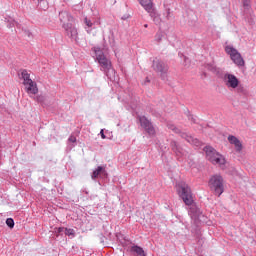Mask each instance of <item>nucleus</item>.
Wrapping results in <instances>:
<instances>
[{
  "instance_id": "cd10ccee",
  "label": "nucleus",
  "mask_w": 256,
  "mask_h": 256,
  "mask_svg": "<svg viewBox=\"0 0 256 256\" xmlns=\"http://www.w3.org/2000/svg\"><path fill=\"white\" fill-rule=\"evenodd\" d=\"M206 69H208V71H213V72L217 70L213 64H207Z\"/></svg>"
},
{
  "instance_id": "6ab92c4d",
  "label": "nucleus",
  "mask_w": 256,
  "mask_h": 256,
  "mask_svg": "<svg viewBox=\"0 0 256 256\" xmlns=\"http://www.w3.org/2000/svg\"><path fill=\"white\" fill-rule=\"evenodd\" d=\"M131 251H132V253H136V255H139V256H147L145 254V250H143V248H141L139 246H132Z\"/></svg>"
},
{
  "instance_id": "a878e982",
  "label": "nucleus",
  "mask_w": 256,
  "mask_h": 256,
  "mask_svg": "<svg viewBox=\"0 0 256 256\" xmlns=\"http://www.w3.org/2000/svg\"><path fill=\"white\" fill-rule=\"evenodd\" d=\"M6 225L10 228L13 229L15 227V221L13 218H8L6 219Z\"/></svg>"
},
{
  "instance_id": "f3484780",
  "label": "nucleus",
  "mask_w": 256,
  "mask_h": 256,
  "mask_svg": "<svg viewBox=\"0 0 256 256\" xmlns=\"http://www.w3.org/2000/svg\"><path fill=\"white\" fill-rule=\"evenodd\" d=\"M192 217L197 221H201V217H203V212L199 208H192L191 209Z\"/></svg>"
},
{
  "instance_id": "aec40b11",
  "label": "nucleus",
  "mask_w": 256,
  "mask_h": 256,
  "mask_svg": "<svg viewBox=\"0 0 256 256\" xmlns=\"http://www.w3.org/2000/svg\"><path fill=\"white\" fill-rule=\"evenodd\" d=\"M22 79H23V85H25L26 83H29L30 81H33L31 79V75L29 74V72H27V70H23L21 73Z\"/></svg>"
},
{
  "instance_id": "bb28decb",
  "label": "nucleus",
  "mask_w": 256,
  "mask_h": 256,
  "mask_svg": "<svg viewBox=\"0 0 256 256\" xmlns=\"http://www.w3.org/2000/svg\"><path fill=\"white\" fill-rule=\"evenodd\" d=\"M163 39V32H158L155 36V41H157L158 43H160V41H162Z\"/></svg>"
},
{
  "instance_id": "7c9ffc66",
  "label": "nucleus",
  "mask_w": 256,
  "mask_h": 256,
  "mask_svg": "<svg viewBox=\"0 0 256 256\" xmlns=\"http://www.w3.org/2000/svg\"><path fill=\"white\" fill-rule=\"evenodd\" d=\"M58 233H65V228L63 227L58 228Z\"/></svg>"
},
{
  "instance_id": "7ed1b4c3",
  "label": "nucleus",
  "mask_w": 256,
  "mask_h": 256,
  "mask_svg": "<svg viewBox=\"0 0 256 256\" xmlns=\"http://www.w3.org/2000/svg\"><path fill=\"white\" fill-rule=\"evenodd\" d=\"M179 197L184 201L185 205H193V193L191 188L185 182L178 183Z\"/></svg>"
},
{
  "instance_id": "2f4dec72",
  "label": "nucleus",
  "mask_w": 256,
  "mask_h": 256,
  "mask_svg": "<svg viewBox=\"0 0 256 256\" xmlns=\"http://www.w3.org/2000/svg\"><path fill=\"white\" fill-rule=\"evenodd\" d=\"M100 135L102 137V139H106L105 133H103V130L100 131Z\"/></svg>"
},
{
  "instance_id": "f8f14e48",
  "label": "nucleus",
  "mask_w": 256,
  "mask_h": 256,
  "mask_svg": "<svg viewBox=\"0 0 256 256\" xmlns=\"http://www.w3.org/2000/svg\"><path fill=\"white\" fill-rule=\"evenodd\" d=\"M228 141L231 145H234L237 153H241V151H243V144L237 137L230 135L228 136Z\"/></svg>"
},
{
  "instance_id": "9d476101",
  "label": "nucleus",
  "mask_w": 256,
  "mask_h": 256,
  "mask_svg": "<svg viewBox=\"0 0 256 256\" xmlns=\"http://www.w3.org/2000/svg\"><path fill=\"white\" fill-rule=\"evenodd\" d=\"M59 20L62 23V27L65 29V25H73V16L67 11H61L59 13Z\"/></svg>"
},
{
  "instance_id": "4468645a",
  "label": "nucleus",
  "mask_w": 256,
  "mask_h": 256,
  "mask_svg": "<svg viewBox=\"0 0 256 256\" xmlns=\"http://www.w3.org/2000/svg\"><path fill=\"white\" fill-rule=\"evenodd\" d=\"M170 148L172 149L173 153L177 155V157H183V148L179 146V143L175 140L170 142Z\"/></svg>"
},
{
  "instance_id": "f704fd0d",
  "label": "nucleus",
  "mask_w": 256,
  "mask_h": 256,
  "mask_svg": "<svg viewBox=\"0 0 256 256\" xmlns=\"http://www.w3.org/2000/svg\"><path fill=\"white\" fill-rule=\"evenodd\" d=\"M100 237L103 238V234H101Z\"/></svg>"
},
{
  "instance_id": "a211bd4d",
  "label": "nucleus",
  "mask_w": 256,
  "mask_h": 256,
  "mask_svg": "<svg viewBox=\"0 0 256 256\" xmlns=\"http://www.w3.org/2000/svg\"><path fill=\"white\" fill-rule=\"evenodd\" d=\"M147 13H149L150 17L153 19L154 23H159L160 19L159 16L157 15V12L153 8V6L150 8V10H146Z\"/></svg>"
},
{
  "instance_id": "9b49d317",
  "label": "nucleus",
  "mask_w": 256,
  "mask_h": 256,
  "mask_svg": "<svg viewBox=\"0 0 256 256\" xmlns=\"http://www.w3.org/2000/svg\"><path fill=\"white\" fill-rule=\"evenodd\" d=\"M24 87L26 89V93L28 95H37L39 93V88L37 87V82L31 80L30 82H26L24 84Z\"/></svg>"
},
{
  "instance_id": "0eeeda50",
  "label": "nucleus",
  "mask_w": 256,
  "mask_h": 256,
  "mask_svg": "<svg viewBox=\"0 0 256 256\" xmlns=\"http://www.w3.org/2000/svg\"><path fill=\"white\" fill-rule=\"evenodd\" d=\"M152 68L156 71V73L160 74L163 81L167 79V71H169V67H167L163 61L156 58L153 60Z\"/></svg>"
},
{
  "instance_id": "5701e85b",
  "label": "nucleus",
  "mask_w": 256,
  "mask_h": 256,
  "mask_svg": "<svg viewBox=\"0 0 256 256\" xmlns=\"http://www.w3.org/2000/svg\"><path fill=\"white\" fill-rule=\"evenodd\" d=\"M5 21H7V23H9L8 24V27L11 29V27H15V25L17 26V27H19V23H17V22H15V20H13V19H7V18H5Z\"/></svg>"
},
{
  "instance_id": "1a4fd4ad",
  "label": "nucleus",
  "mask_w": 256,
  "mask_h": 256,
  "mask_svg": "<svg viewBox=\"0 0 256 256\" xmlns=\"http://www.w3.org/2000/svg\"><path fill=\"white\" fill-rule=\"evenodd\" d=\"M223 81L228 89H237L239 87V78L231 73L224 74Z\"/></svg>"
},
{
  "instance_id": "423d86ee",
  "label": "nucleus",
  "mask_w": 256,
  "mask_h": 256,
  "mask_svg": "<svg viewBox=\"0 0 256 256\" xmlns=\"http://www.w3.org/2000/svg\"><path fill=\"white\" fill-rule=\"evenodd\" d=\"M225 51L228 55H230V59H232V61H233V63H235V65H237L238 67L245 66V60L241 56V53H239V51H237V49H235L232 46H226Z\"/></svg>"
},
{
  "instance_id": "dca6fc26",
  "label": "nucleus",
  "mask_w": 256,
  "mask_h": 256,
  "mask_svg": "<svg viewBox=\"0 0 256 256\" xmlns=\"http://www.w3.org/2000/svg\"><path fill=\"white\" fill-rule=\"evenodd\" d=\"M140 5L145 9V11H149L153 7L152 0H138Z\"/></svg>"
},
{
  "instance_id": "20e7f679",
  "label": "nucleus",
  "mask_w": 256,
  "mask_h": 256,
  "mask_svg": "<svg viewBox=\"0 0 256 256\" xmlns=\"http://www.w3.org/2000/svg\"><path fill=\"white\" fill-rule=\"evenodd\" d=\"M95 53L96 59L101 67V71H104L107 77L110 78L111 76H109V71L113 73V69L111 68V61L105 57V54L101 48H97Z\"/></svg>"
},
{
  "instance_id": "412c9836",
  "label": "nucleus",
  "mask_w": 256,
  "mask_h": 256,
  "mask_svg": "<svg viewBox=\"0 0 256 256\" xmlns=\"http://www.w3.org/2000/svg\"><path fill=\"white\" fill-rule=\"evenodd\" d=\"M38 7L42 9V11H47V9H49V2H47V0H38Z\"/></svg>"
},
{
  "instance_id": "4be33fe9",
  "label": "nucleus",
  "mask_w": 256,
  "mask_h": 256,
  "mask_svg": "<svg viewBox=\"0 0 256 256\" xmlns=\"http://www.w3.org/2000/svg\"><path fill=\"white\" fill-rule=\"evenodd\" d=\"M242 5L244 12L249 13V11H251V0H243Z\"/></svg>"
},
{
  "instance_id": "ddd939ff",
  "label": "nucleus",
  "mask_w": 256,
  "mask_h": 256,
  "mask_svg": "<svg viewBox=\"0 0 256 256\" xmlns=\"http://www.w3.org/2000/svg\"><path fill=\"white\" fill-rule=\"evenodd\" d=\"M64 29H65L68 37H70V39H74V41H77L78 32H77V28L73 27V24L65 25Z\"/></svg>"
},
{
  "instance_id": "c85d7f7f",
  "label": "nucleus",
  "mask_w": 256,
  "mask_h": 256,
  "mask_svg": "<svg viewBox=\"0 0 256 256\" xmlns=\"http://www.w3.org/2000/svg\"><path fill=\"white\" fill-rule=\"evenodd\" d=\"M84 23H85V25H87V27H93V23L91 22V20H89L87 18H85Z\"/></svg>"
},
{
  "instance_id": "f257e3e1",
  "label": "nucleus",
  "mask_w": 256,
  "mask_h": 256,
  "mask_svg": "<svg viewBox=\"0 0 256 256\" xmlns=\"http://www.w3.org/2000/svg\"><path fill=\"white\" fill-rule=\"evenodd\" d=\"M203 151L206 153L207 161L212 163V165H225L227 163L225 156L217 152L212 146H205Z\"/></svg>"
},
{
  "instance_id": "2eb2a0df",
  "label": "nucleus",
  "mask_w": 256,
  "mask_h": 256,
  "mask_svg": "<svg viewBox=\"0 0 256 256\" xmlns=\"http://www.w3.org/2000/svg\"><path fill=\"white\" fill-rule=\"evenodd\" d=\"M107 177V170H105V166H98L91 175V179H97L98 177Z\"/></svg>"
},
{
  "instance_id": "393cba45",
  "label": "nucleus",
  "mask_w": 256,
  "mask_h": 256,
  "mask_svg": "<svg viewBox=\"0 0 256 256\" xmlns=\"http://www.w3.org/2000/svg\"><path fill=\"white\" fill-rule=\"evenodd\" d=\"M64 233L65 235H68V237H75V230L71 228H65Z\"/></svg>"
},
{
  "instance_id": "c756f323",
  "label": "nucleus",
  "mask_w": 256,
  "mask_h": 256,
  "mask_svg": "<svg viewBox=\"0 0 256 256\" xmlns=\"http://www.w3.org/2000/svg\"><path fill=\"white\" fill-rule=\"evenodd\" d=\"M68 141H70V143H75L77 141V138L75 136H70Z\"/></svg>"
},
{
  "instance_id": "39448f33",
  "label": "nucleus",
  "mask_w": 256,
  "mask_h": 256,
  "mask_svg": "<svg viewBox=\"0 0 256 256\" xmlns=\"http://www.w3.org/2000/svg\"><path fill=\"white\" fill-rule=\"evenodd\" d=\"M167 127H168V129H170V131L177 133L178 135H180V137L182 139H185L191 145H194L195 147H201L202 143L199 139L194 138L193 136H191L185 132H181V130L179 128H177L176 126H174L173 124H168Z\"/></svg>"
},
{
  "instance_id": "72a5a7b5",
  "label": "nucleus",
  "mask_w": 256,
  "mask_h": 256,
  "mask_svg": "<svg viewBox=\"0 0 256 256\" xmlns=\"http://www.w3.org/2000/svg\"><path fill=\"white\" fill-rule=\"evenodd\" d=\"M144 27H145V28H147V27H148V25H147V24H145V25H144Z\"/></svg>"
},
{
  "instance_id": "b1692460",
  "label": "nucleus",
  "mask_w": 256,
  "mask_h": 256,
  "mask_svg": "<svg viewBox=\"0 0 256 256\" xmlns=\"http://www.w3.org/2000/svg\"><path fill=\"white\" fill-rule=\"evenodd\" d=\"M47 97H45L44 95H38L35 97V101H37V103H41L43 105V103H45Z\"/></svg>"
},
{
  "instance_id": "6e6552de",
  "label": "nucleus",
  "mask_w": 256,
  "mask_h": 256,
  "mask_svg": "<svg viewBox=\"0 0 256 256\" xmlns=\"http://www.w3.org/2000/svg\"><path fill=\"white\" fill-rule=\"evenodd\" d=\"M139 122H140L142 129H144V131H146V133L148 135H150V136L155 135V133H156L155 126H153V123L151 122V120H149L145 116H139Z\"/></svg>"
},
{
  "instance_id": "473e14b6",
  "label": "nucleus",
  "mask_w": 256,
  "mask_h": 256,
  "mask_svg": "<svg viewBox=\"0 0 256 256\" xmlns=\"http://www.w3.org/2000/svg\"><path fill=\"white\" fill-rule=\"evenodd\" d=\"M127 18H128V16H124V17H122V19H123V20H125V19H127Z\"/></svg>"
},
{
  "instance_id": "f03ea898",
  "label": "nucleus",
  "mask_w": 256,
  "mask_h": 256,
  "mask_svg": "<svg viewBox=\"0 0 256 256\" xmlns=\"http://www.w3.org/2000/svg\"><path fill=\"white\" fill-rule=\"evenodd\" d=\"M209 187L211 191H214V194L217 195V197H221L225 191V180L223 179V176L220 174L211 176L209 180Z\"/></svg>"
}]
</instances>
